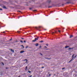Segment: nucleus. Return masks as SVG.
<instances>
[{"label":"nucleus","mask_w":77,"mask_h":77,"mask_svg":"<svg viewBox=\"0 0 77 77\" xmlns=\"http://www.w3.org/2000/svg\"><path fill=\"white\" fill-rule=\"evenodd\" d=\"M20 75L19 76H18V77H20Z\"/></svg>","instance_id":"obj_39"},{"label":"nucleus","mask_w":77,"mask_h":77,"mask_svg":"<svg viewBox=\"0 0 77 77\" xmlns=\"http://www.w3.org/2000/svg\"><path fill=\"white\" fill-rule=\"evenodd\" d=\"M37 38H39V37H37Z\"/></svg>","instance_id":"obj_40"},{"label":"nucleus","mask_w":77,"mask_h":77,"mask_svg":"<svg viewBox=\"0 0 77 77\" xmlns=\"http://www.w3.org/2000/svg\"><path fill=\"white\" fill-rule=\"evenodd\" d=\"M74 54H73V55H72V59L69 61V63L71 62V61L73 60V59H74Z\"/></svg>","instance_id":"obj_1"},{"label":"nucleus","mask_w":77,"mask_h":77,"mask_svg":"<svg viewBox=\"0 0 77 77\" xmlns=\"http://www.w3.org/2000/svg\"><path fill=\"white\" fill-rule=\"evenodd\" d=\"M21 46H22V47H23V48H24V46H23V45H22Z\"/></svg>","instance_id":"obj_15"},{"label":"nucleus","mask_w":77,"mask_h":77,"mask_svg":"<svg viewBox=\"0 0 77 77\" xmlns=\"http://www.w3.org/2000/svg\"><path fill=\"white\" fill-rule=\"evenodd\" d=\"M3 10H2V9L1 8L0 9V11H2Z\"/></svg>","instance_id":"obj_21"},{"label":"nucleus","mask_w":77,"mask_h":77,"mask_svg":"<svg viewBox=\"0 0 77 77\" xmlns=\"http://www.w3.org/2000/svg\"><path fill=\"white\" fill-rule=\"evenodd\" d=\"M39 28H40V27H39Z\"/></svg>","instance_id":"obj_46"},{"label":"nucleus","mask_w":77,"mask_h":77,"mask_svg":"<svg viewBox=\"0 0 77 77\" xmlns=\"http://www.w3.org/2000/svg\"><path fill=\"white\" fill-rule=\"evenodd\" d=\"M44 42V41L42 40L40 42Z\"/></svg>","instance_id":"obj_10"},{"label":"nucleus","mask_w":77,"mask_h":77,"mask_svg":"<svg viewBox=\"0 0 77 77\" xmlns=\"http://www.w3.org/2000/svg\"><path fill=\"white\" fill-rule=\"evenodd\" d=\"M20 42H22V43H23V42L22 41H20Z\"/></svg>","instance_id":"obj_13"},{"label":"nucleus","mask_w":77,"mask_h":77,"mask_svg":"<svg viewBox=\"0 0 77 77\" xmlns=\"http://www.w3.org/2000/svg\"><path fill=\"white\" fill-rule=\"evenodd\" d=\"M50 75H51L50 74L49 75V76H50Z\"/></svg>","instance_id":"obj_38"},{"label":"nucleus","mask_w":77,"mask_h":77,"mask_svg":"<svg viewBox=\"0 0 77 77\" xmlns=\"http://www.w3.org/2000/svg\"><path fill=\"white\" fill-rule=\"evenodd\" d=\"M41 47H42L41 46H40L39 47V48H41Z\"/></svg>","instance_id":"obj_24"},{"label":"nucleus","mask_w":77,"mask_h":77,"mask_svg":"<svg viewBox=\"0 0 77 77\" xmlns=\"http://www.w3.org/2000/svg\"><path fill=\"white\" fill-rule=\"evenodd\" d=\"M37 40H38V38H35L34 40H33L32 41V42H35V41H36Z\"/></svg>","instance_id":"obj_2"},{"label":"nucleus","mask_w":77,"mask_h":77,"mask_svg":"<svg viewBox=\"0 0 77 77\" xmlns=\"http://www.w3.org/2000/svg\"><path fill=\"white\" fill-rule=\"evenodd\" d=\"M41 55V56H42V54H40Z\"/></svg>","instance_id":"obj_30"},{"label":"nucleus","mask_w":77,"mask_h":77,"mask_svg":"<svg viewBox=\"0 0 77 77\" xmlns=\"http://www.w3.org/2000/svg\"><path fill=\"white\" fill-rule=\"evenodd\" d=\"M0 26H1L0 25Z\"/></svg>","instance_id":"obj_47"},{"label":"nucleus","mask_w":77,"mask_h":77,"mask_svg":"<svg viewBox=\"0 0 77 77\" xmlns=\"http://www.w3.org/2000/svg\"><path fill=\"white\" fill-rule=\"evenodd\" d=\"M24 51H21L20 52V53H24Z\"/></svg>","instance_id":"obj_4"},{"label":"nucleus","mask_w":77,"mask_h":77,"mask_svg":"<svg viewBox=\"0 0 77 77\" xmlns=\"http://www.w3.org/2000/svg\"><path fill=\"white\" fill-rule=\"evenodd\" d=\"M11 51L13 53H14V50H12V49H11Z\"/></svg>","instance_id":"obj_6"},{"label":"nucleus","mask_w":77,"mask_h":77,"mask_svg":"<svg viewBox=\"0 0 77 77\" xmlns=\"http://www.w3.org/2000/svg\"><path fill=\"white\" fill-rule=\"evenodd\" d=\"M2 64L3 65H4V63H2Z\"/></svg>","instance_id":"obj_31"},{"label":"nucleus","mask_w":77,"mask_h":77,"mask_svg":"<svg viewBox=\"0 0 77 77\" xmlns=\"http://www.w3.org/2000/svg\"><path fill=\"white\" fill-rule=\"evenodd\" d=\"M35 46H36V47H37L39 45V44H38V43H36L35 44Z\"/></svg>","instance_id":"obj_3"},{"label":"nucleus","mask_w":77,"mask_h":77,"mask_svg":"<svg viewBox=\"0 0 77 77\" xmlns=\"http://www.w3.org/2000/svg\"><path fill=\"white\" fill-rule=\"evenodd\" d=\"M18 41H16V42H17Z\"/></svg>","instance_id":"obj_36"},{"label":"nucleus","mask_w":77,"mask_h":77,"mask_svg":"<svg viewBox=\"0 0 77 77\" xmlns=\"http://www.w3.org/2000/svg\"><path fill=\"white\" fill-rule=\"evenodd\" d=\"M19 12H21V11H19Z\"/></svg>","instance_id":"obj_41"},{"label":"nucleus","mask_w":77,"mask_h":77,"mask_svg":"<svg viewBox=\"0 0 77 77\" xmlns=\"http://www.w3.org/2000/svg\"><path fill=\"white\" fill-rule=\"evenodd\" d=\"M45 48H47V47H46V46H45Z\"/></svg>","instance_id":"obj_29"},{"label":"nucleus","mask_w":77,"mask_h":77,"mask_svg":"<svg viewBox=\"0 0 77 77\" xmlns=\"http://www.w3.org/2000/svg\"><path fill=\"white\" fill-rule=\"evenodd\" d=\"M25 60H26V63L27 62V60L26 59Z\"/></svg>","instance_id":"obj_19"},{"label":"nucleus","mask_w":77,"mask_h":77,"mask_svg":"<svg viewBox=\"0 0 77 77\" xmlns=\"http://www.w3.org/2000/svg\"><path fill=\"white\" fill-rule=\"evenodd\" d=\"M51 7H48V8H51Z\"/></svg>","instance_id":"obj_37"},{"label":"nucleus","mask_w":77,"mask_h":77,"mask_svg":"<svg viewBox=\"0 0 77 77\" xmlns=\"http://www.w3.org/2000/svg\"><path fill=\"white\" fill-rule=\"evenodd\" d=\"M28 72H29V73H30V72H30V71H28Z\"/></svg>","instance_id":"obj_14"},{"label":"nucleus","mask_w":77,"mask_h":77,"mask_svg":"<svg viewBox=\"0 0 77 77\" xmlns=\"http://www.w3.org/2000/svg\"><path fill=\"white\" fill-rule=\"evenodd\" d=\"M65 69V68H62V69Z\"/></svg>","instance_id":"obj_23"},{"label":"nucleus","mask_w":77,"mask_h":77,"mask_svg":"<svg viewBox=\"0 0 77 77\" xmlns=\"http://www.w3.org/2000/svg\"><path fill=\"white\" fill-rule=\"evenodd\" d=\"M27 66H26V69H25V71L27 69Z\"/></svg>","instance_id":"obj_12"},{"label":"nucleus","mask_w":77,"mask_h":77,"mask_svg":"<svg viewBox=\"0 0 77 77\" xmlns=\"http://www.w3.org/2000/svg\"><path fill=\"white\" fill-rule=\"evenodd\" d=\"M44 68V67H42V68Z\"/></svg>","instance_id":"obj_34"},{"label":"nucleus","mask_w":77,"mask_h":77,"mask_svg":"<svg viewBox=\"0 0 77 77\" xmlns=\"http://www.w3.org/2000/svg\"><path fill=\"white\" fill-rule=\"evenodd\" d=\"M58 32H59V33H60V30H58Z\"/></svg>","instance_id":"obj_18"},{"label":"nucleus","mask_w":77,"mask_h":77,"mask_svg":"<svg viewBox=\"0 0 77 77\" xmlns=\"http://www.w3.org/2000/svg\"><path fill=\"white\" fill-rule=\"evenodd\" d=\"M69 49H71V48H69Z\"/></svg>","instance_id":"obj_42"},{"label":"nucleus","mask_w":77,"mask_h":77,"mask_svg":"<svg viewBox=\"0 0 77 77\" xmlns=\"http://www.w3.org/2000/svg\"><path fill=\"white\" fill-rule=\"evenodd\" d=\"M46 46H48V44H46Z\"/></svg>","instance_id":"obj_11"},{"label":"nucleus","mask_w":77,"mask_h":77,"mask_svg":"<svg viewBox=\"0 0 77 77\" xmlns=\"http://www.w3.org/2000/svg\"><path fill=\"white\" fill-rule=\"evenodd\" d=\"M32 8H29V9L30 10H31V9H32Z\"/></svg>","instance_id":"obj_22"},{"label":"nucleus","mask_w":77,"mask_h":77,"mask_svg":"<svg viewBox=\"0 0 77 77\" xmlns=\"http://www.w3.org/2000/svg\"><path fill=\"white\" fill-rule=\"evenodd\" d=\"M3 8H4V9H6V6H4L3 7Z\"/></svg>","instance_id":"obj_7"},{"label":"nucleus","mask_w":77,"mask_h":77,"mask_svg":"<svg viewBox=\"0 0 77 77\" xmlns=\"http://www.w3.org/2000/svg\"><path fill=\"white\" fill-rule=\"evenodd\" d=\"M21 38V39H24V38Z\"/></svg>","instance_id":"obj_27"},{"label":"nucleus","mask_w":77,"mask_h":77,"mask_svg":"<svg viewBox=\"0 0 77 77\" xmlns=\"http://www.w3.org/2000/svg\"><path fill=\"white\" fill-rule=\"evenodd\" d=\"M6 68V69H8V68Z\"/></svg>","instance_id":"obj_45"},{"label":"nucleus","mask_w":77,"mask_h":77,"mask_svg":"<svg viewBox=\"0 0 77 77\" xmlns=\"http://www.w3.org/2000/svg\"><path fill=\"white\" fill-rule=\"evenodd\" d=\"M69 3V2H67V3Z\"/></svg>","instance_id":"obj_43"},{"label":"nucleus","mask_w":77,"mask_h":77,"mask_svg":"<svg viewBox=\"0 0 77 77\" xmlns=\"http://www.w3.org/2000/svg\"><path fill=\"white\" fill-rule=\"evenodd\" d=\"M20 32V31H17V33H19V32Z\"/></svg>","instance_id":"obj_25"},{"label":"nucleus","mask_w":77,"mask_h":77,"mask_svg":"<svg viewBox=\"0 0 77 77\" xmlns=\"http://www.w3.org/2000/svg\"><path fill=\"white\" fill-rule=\"evenodd\" d=\"M12 39L11 38V39H10V40L11 41V40H12Z\"/></svg>","instance_id":"obj_33"},{"label":"nucleus","mask_w":77,"mask_h":77,"mask_svg":"<svg viewBox=\"0 0 77 77\" xmlns=\"http://www.w3.org/2000/svg\"><path fill=\"white\" fill-rule=\"evenodd\" d=\"M5 33V32L4 31V32H3V33Z\"/></svg>","instance_id":"obj_26"},{"label":"nucleus","mask_w":77,"mask_h":77,"mask_svg":"<svg viewBox=\"0 0 77 77\" xmlns=\"http://www.w3.org/2000/svg\"><path fill=\"white\" fill-rule=\"evenodd\" d=\"M54 32H52V33H54Z\"/></svg>","instance_id":"obj_35"},{"label":"nucleus","mask_w":77,"mask_h":77,"mask_svg":"<svg viewBox=\"0 0 77 77\" xmlns=\"http://www.w3.org/2000/svg\"><path fill=\"white\" fill-rule=\"evenodd\" d=\"M55 33H56V32H55Z\"/></svg>","instance_id":"obj_44"},{"label":"nucleus","mask_w":77,"mask_h":77,"mask_svg":"<svg viewBox=\"0 0 77 77\" xmlns=\"http://www.w3.org/2000/svg\"><path fill=\"white\" fill-rule=\"evenodd\" d=\"M26 42V41H24V42Z\"/></svg>","instance_id":"obj_28"},{"label":"nucleus","mask_w":77,"mask_h":77,"mask_svg":"<svg viewBox=\"0 0 77 77\" xmlns=\"http://www.w3.org/2000/svg\"><path fill=\"white\" fill-rule=\"evenodd\" d=\"M77 57V55H76V56L74 57V58H75V57Z\"/></svg>","instance_id":"obj_20"},{"label":"nucleus","mask_w":77,"mask_h":77,"mask_svg":"<svg viewBox=\"0 0 77 77\" xmlns=\"http://www.w3.org/2000/svg\"><path fill=\"white\" fill-rule=\"evenodd\" d=\"M73 36H72V35H71L70 36V38H72V37Z\"/></svg>","instance_id":"obj_8"},{"label":"nucleus","mask_w":77,"mask_h":77,"mask_svg":"<svg viewBox=\"0 0 77 77\" xmlns=\"http://www.w3.org/2000/svg\"><path fill=\"white\" fill-rule=\"evenodd\" d=\"M33 11H36V10H33Z\"/></svg>","instance_id":"obj_17"},{"label":"nucleus","mask_w":77,"mask_h":77,"mask_svg":"<svg viewBox=\"0 0 77 77\" xmlns=\"http://www.w3.org/2000/svg\"><path fill=\"white\" fill-rule=\"evenodd\" d=\"M32 75H30V76H29V77H32Z\"/></svg>","instance_id":"obj_32"},{"label":"nucleus","mask_w":77,"mask_h":77,"mask_svg":"<svg viewBox=\"0 0 77 77\" xmlns=\"http://www.w3.org/2000/svg\"><path fill=\"white\" fill-rule=\"evenodd\" d=\"M68 47H69L66 46L65 47V48H68Z\"/></svg>","instance_id":"obj_9"},{"label":"nucleus","mask_w":77,"mask_h":77,"mask_svg":"<svg viewBox=\"0 0 77 77\" xmlns=\"http://www.w3.org/2000/svg\"><path fill=\"white\" fill-rule=\"evenodd\" d=\"M25 48H28V46H26Z\"/></svg>","instance_id":"obj_16"},{"label":"nucleus","mask_w":77,"mask_h":77,"mask_svg":"<svg viewBox=\"0 0 77 77\" xmlns=\"http://www.w3.org/2000/svg\"><path fill=\"white\" fill-rule=\"evenodd\" d=\"M50 2H51V1L50 0H48V1H47V2L48 3H50Z\"/></svg>","instance_id":"obj_5"}]
</instances>
